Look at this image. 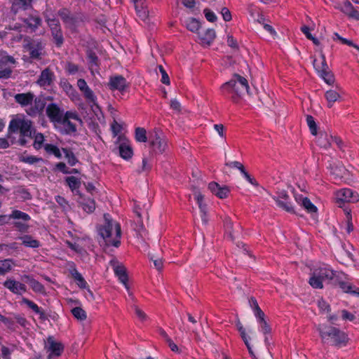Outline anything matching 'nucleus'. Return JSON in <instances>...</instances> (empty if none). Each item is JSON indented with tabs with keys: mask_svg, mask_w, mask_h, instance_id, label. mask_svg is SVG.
I'll list each match as a JSON object with an SVG mask.
<instances>
[{
	"mask_svg": "<svg viewBox=\"0 0 359 359\" xmlns=\"http://www.w3.org/2000/svg\"><path fill=\"white\" fill-rule=\"evenodd\" d=\"M55 80V73L50 67H46L41 72L40 75L36 80V84L46 89V87H50Z\"/></svg>",
	"mask_w": 359,
	"mask_h": 359,
	"instance_id": "ddd939ff",
	"label": "nucleus"
},
{
	"mask_svg": "<svg viewBox=\"0 0 359 359\" xmlns=\"http://www.w3.org/2000/svg\"><path fill=\"white\" fill-rule=\"evenodd\" d=\"M318 145L324 149H327L331 145L330 136L329 137L327 134H320L318 140Z\"/></svg>",
	"mask_w": 359,
	"mask_h": 359,
	"instance_id": "8fccbe9b",
	"label": "nucleus"
},
{
	"mask_svg": "<svg viewBox=\"0 0 359 359\" xmlns=\"http://www.w3.org/2000/svg\"><path fill=\"white\" fill-rule=\"evenodd\" d=\"M68 271L72 278L75 280L76 285L81 289L87 288L88 287V283L77 270L75 263L74 262H70L68 263Z\"/></svg>",
	"mask_w": 359,
	"mask_h": 359,
	"instance_id": "2eb2a0df",
	"label": "nucleus"
},
{
	"mask_svg": "<svg viewBox=\"0 0 359 359\" xmlns=\"http://www.w3.org/2000/svg\"><path fill=\"white\" fill-rule=\"evenodd\" d=\"M9 220L13 219L16 221L29 222L31 220V217L26 212L19 210H13L11 213L8 215Z\"/></svg>",
	"mask_w": 359,
	"mask_h": 359,
	"instance_id": "c756f323",
	"label": "nucleus"
},
{
	"mask_svg": "<svg viewBox=\"0 0 359 359\" xmlns=\"http://www.w3.org/2000/svg\"><path fill=\"white\" fill-rule=\"evenodd\" d=\"M220 90L223 96L238 103L245 93H249V84L245 77L235 74L229 81L222 85Z\"/></svg>",
	"mask_w": 359,
	"mask_h": 359,
	"instance_id": "f03ea898",
	"label": "nucleus"
},
{
	"mask_svg": "<svg viewBox=\"0 0 359 359\" xmlns=\"http://www.w3.org/2000/svg\"><path fill=\"white\" fill-rule=\"evenodd\" d=\"M325 97L327 101V107L331 108L334 103L340 98V95L334 90H329L325 92Z\"/></svg>",
	"mask_w": 359,
	"mask_h": 359,
	"instance_id": "72a5a7b5",
	"label": "nucleus"
},
{
	"mask_svg": "<svg viewBox=\"0 0 359 359\" xmlns=\"http://www.w3.org/2000/svg\"><path fill=\"white\" fill-rule=\"evenodd\" d=\"M15 194L20 197V199L23 201L30 200L32 198V196L27 189L23 187H19L15 191Z\"/></svg>",
	"mask_w": 359,
	"mask_h": 359,
	"instance_id": "3c124183",
	"label": "nucleus"
},
{
	"mask_svg": "<svg viewBox=\"0 0 359 359\" xmlns=\"http://www.w3.org/2000/svg\"><path fill=\"white\" fill-rule=\"evenodd\" d=\"M73 316L80 320H84L87 318L86 312L81 307H74L72 309Z\"/></svg>",
	"mask_w": 359,
	"mask_h": 359,
	"instance_id": "49530a36",
	"label": "nucleus"
},
{
	"mask_svg": "<svg viewBox=\"0 0 359 359\" xmlns=\"http://www.w3.org/2000/svg\"><path fill=\"white\" fill-rule=\"evenodd\" d=\"M336 271L327 264H320L315 266L310 274L309 283L314 289H323L325 281L332 280L335 276Z\"/></svg>",
	"mask_w": 359,
	"mask_h": 359,
	"instance_id": "20e7f679",
	"label": "nucleus"
},
{
	"mask_svg": "<svg viewBox=\"0 0 359 359\" xmlns=\"http://www.w3.org/2000/svg\"><path fill=\"white\" fill-rule=\"evenodd\" d=\"M22 303L26 304L29 309H31L35 313L39 316V319L42 321H45L48 320V316L46 314L45 311L39 307L36 303L33 301L26 298L22 297Z\"/></svg>",
	"mask_w": 359,
	"mask_h": 359,
	"instance_id": "6ab92c4d",
	"label": "nucleus"
},
{
	"mask_svg": "<svg viewBox=\"0 0 359 359\" xmlns=\"http://www.w3.org/2000/svg\"><path fill=\"white\" fill-rule=\"evenodd\" d=\"M220 13L222 15L223 20L225 22H229L231 20V19H232L231 13L230 11L229 10V8H227L226 7L222 8Z\"/></svg>",
	"mask_w": 359,
	"mask_h": 359,
	"instance_id": "0e129e2a",
	"label": "nucleus"
},
{
	"mask_svg": "<svg viewBox=\"0 0 359 359\" xmlns=\"http://www.w3.org/2000/svg\"><path fill=\"white\" fill-rule=\"evenodd\" d=\"M23 21L32 31H35L42 22L41 18L37 15H29Z\"/></svg>",
	"mask_w": 359,
	"mask_h": 359,
	"instance_id": "bb28decb",
	"label": "nucleus"
},
{
	"mask_svg": "<svg viewBox=\"0 0 359 359\" xmlns=\"http://www.w3.org/2000/svg\"><path fill=\"white\" fill-rule=\"evenodd\" d=\"M19 161L29 165H33L34 163L42 161L43 158L32 155H21L19 156Z\"/></svg>",
	"mask_w": 359,
	"mask_h": 359,
	"instance_id": "ea45409f",
	"label": "nucleus"
},
{
	"mask_svg": "<svg viewBox=\"0 0 359 359\" xmlns=\"http://www.w3.org/2000/svg\"><path fill=\"white\" fill-rule=\"evenodd\" d=\"M14 98L18 104L22 107H26L32 104L34 95L32 92L18 93L14 96Z\"/></svg>",
	"mask_w": 359,
	"mask_h": 359,
	"instance_id": "aec40b11",
	"label": "nucleus"
},
{
	"mask_svg": "<svg viewBox=\"0 0 359 359\" xmlns=\"http://www.w3.org/2000/svg\"><path fill=\"white\" fill-rule=\"evenodd\" d=\"M201 42L203 45L210 46L216 37L214 29H208L204 32H198Z\"/></svg>",
	"mask_w": 359,
	"mask_h": 359,
	"instance_id": "4be33fe9",
	"label": "nucleus"
},
{
	"mask_svg": "<svg viewBox=\"0 0 359 359\" xmlns=\"http://www.w3.org/2000/svg\"><path fill=\"white\" fill-rule=\"evenodd\" d=\"M19 239L22 241V245L25 247L37 248L40 246L39 241L33 238L32 236L28 234L20 236Z\"/></svg>",
	"mask_w": 359,
	"mask_h": 359,
	"instance_id": "a878e982",
	"label": "nucleus"
},
{
	"mask_svg": "<svg viewBox=\"0 0 359 359\" xmlns=\"http://www.w3.org/2000/svg\"><path fill=\"white\" fill-rule=\"evenodd\" d=\"M46 21L50 29L54 43L56 47L60 48L64 43V36L59 20L48 18Z\"/></svg>",
	"mask_w": 359,
	"mask_h": 359,
	"instance_id": "6e6552de",
	"label": "nucleus"
},
{
	"mask_svg": "<svg viewBox=\"0 0 359 359\" xmlns=\"http://www.w3.org/2000/svg\"><path fill=\"white\" fill-rule=\"evenodd\" d=\"M227 45L233 49H238V45L237 40L232 36V35H228L227 36Z\"/></svg>",
	"mask_w": 359,
	"mask_h": 359,
	"instance_id": "774afa93",
	"label": "nucleus"
},
{
	"mask_svg": "<svg viewBox=\"0 0 359 359\" xmlns=\"http://www.w3.org/2000/svg\"><path fill=\"white\" fill-rule=\"evenodd\" d=\"M336 8L349 18L359 20V11L353 7L348 0H344L341 4H338Z\"/></svg>",
	"mask_w": 359,
	"mask_h": 359,
	"instance_id": "4468645a",
	"label": "nucleus"
},
{
	"mask_svg": "<svg viewBox=\"0 0 359 359\" xmlns=\"http://www.w3.org/2000/svg\"><path fill=\"white\" fill-rule=\"evenodd\" d=\"M135 138L138 142H146L147 141L146 130L144 128H137L135 129Z\"/></svg>",
	"mask_w": 359,
	"mask_h": 359,
	"instance_id": "a18cd8bd",
	"label": "nucleus"
},
{
	"mask_svg": "<svg viewBox=\"0 0 359 359\" xmlns=\"http://www.w3.org/2000/svg\"><path fill=\"white\" fill-rule=\"evenodd\" d=\"M210 191L219 198H226L230 192L229 189L226 186L221 187L215 182H211L208 184Z\"/></svg>",
	"mask_w": 359,
	"mask_h": 359,
	"instance_id": "a211bd4d",
	"label": "nucleus"
},
{
	"mask_svg": "<svg viewBox=\"0 0 359 359\" xmlns=\"http://www.w3.org/2000/svg\"><path fill=\"white\" fill-rule=\"evenodd\" d=\"M318 306L320 312L325 313L326 314L331 311L330 305L323 299L318 301Z\"/></svg>",
	"mask_w": 359,
	"mask_h": 359,
	"instance_id": "6e6d98bb",
	"label": "nucleus"
},
{
	"mask_svg": "<svg viewBox=\"0 0 359 359\" xmlns=\"http://www.w3.org/2000/svg\"><path fill=\"white\" fill-rule=\"evenodd\" d=\"M107 216L109 215H104L105 222L104 225L99 228V234L103 238L106 246L118 248L121 245V225L118 222L108 219Z\"/></svg>",
	"mask_w": 359,
	"mask_h": 359,
	"instance_id": "7ed1b4c3",
	"label": "nucleus"
},
{
	"mask_svg": "<svg viewBox=\"0 0 359 359\" xmlns=\"http://www.w3.org/2000/svg\"><path fill=\"white\" fill-rule=\"evenodd\" d=\"M58 15L62 22L69 26H74L76 22V18L73 15L68 8H62L58 11Z\"/></svg>",
	"mask_w": 359,
	"mask_h": 359,
	"instance_id": "412c9836",
	"label": "nucleus"
},
{
	"mask_svg": "<svg viewBox=\"0 0 359 359\" xmlns=\"http://www.w3.org/2000/svg\"><path fill=\"white\" fill-rule=\"evenodd\" d=\"M87 59L90 69L99 67V59L95 52L93 50H88L86 53Z\"/></svg>",
	"mask_w": 359,
	"mask_h": 359,
	"instance_id": "4c0bfd02",
	"label": "nucleus"
},
{
	"mask_svg": "<svg viewBox=\"0 0 359 359\" xmlns=\"http://www.w3.org/2000/svg\"><path fill=\"white\" fill-rule=\"evenodd\" d=\"M34 107L36 110H37V111L41 114L44 108H45V106H46V102L45 101L40 98V97H36L35 99L34 98Z\"/></svg>",
	"mask_w": 359,
	"mask_h": 359,
	"instance_id": "5fc2aeb1",
	"label": "nucleus"
},
{
	"mask_svg": "<svg viewBox=\"0 0 359 359\" xmlns=\"http://www.w3.org/2000/svg\"><path fill=\"white\" fill-rule=\"evenodd\" d=\"M249 304H250V306L252 310L253 311L255 316L263 315L264 312L260 309V307L257 303V301L255 297H251L249 299Z\"/></svg>",
	"mask_w": 359,
	"mask_h": 359,
	"instance_id": "de8ad7c7",
	"label": "nucleus"
},
{
	"mask_svg": "<svg viewBox=\"0 0 359 359\" xmlns=\"http://www.w3.org/2000/svg\"><path fill=\"white\" fill-rule=\"evenodd\" d=\"M48 344V351L50 352L48 357H59L64 351V346L61 342L55 341L53 337H48L47 339Z\"/></svg>",
	"mask_w": 359,
	"mask_h": 359,
	"instance_id": "f3484780",
	"label": "nucleus"
},
{
	"mask_svg": "<svg viewBox=\"0 0 359 359\" xmlns=\"http://www.w3.org/2000/svg\"><path fill=\"white\" fill-rule=\"evenodd\" d=\"M34 0H15L14 5L23 10L27 9Z\"/></svg>",
	"mask_w": 359,
	"mask_h": 359,
	"instance_id": "13d9d810",
	"label": "nucleus"
},
{
	"mask_svg": "<svg viewBox=\"0 0 359 359\" xmlns=\"http://www.w3.org/2000/svg\"><path fill=\"white\" fill-rule=\"evenodd\" d=\"M65 182L72 191L78 189L81 186L80 180L74 176L67 177Z\"/></svg>",
	"mask_w": 359,
	"mask_h": 359,
	"instance_id": "79ce46f5",
	"label": "nucleus"
},
{
	"mask_svg": "<svg viewBox=\"0 0 359 359\" xmlns=\"http://www.w3.org/2000/svg\"><path fill=\"white\" fill-rule=\"evenodd\" d=\"M24 48L29 52L32 60H40L43 55L44 44L41 39H34L27 37L24 39Z\"/></svg>",
	"mask_w": 359,
	"mask_h": 359,
	"instance_id": "423d86ee",
	"label": "nucleus"
},
{
	"mask_svg": "<svg viewBox=\"0 0 359 359\" xmlns=\"http://www.w3.org/2000/svg\"><path fill=\"white\" fill-rule=\"evenodd\" d=\"M3 285L15 294H22L27 292V287L25 284L13 279H7Z\"/></svg>",
	"mask_w": 359,
	"mask_h": 359,
	"instance_id": "dca6fc26",
	"label": "nucleus"
},
{
	"mask_svg": "<svg viewBox=\"0 0 359 359\" xmlns=\"http://www.w3.org/2000/svg\"><path fill=\"white\" fill-rule=\"evenodd\" d=\"M22 119H12L8 126V131L15 133L20 130Z\"/></svg>",
	"mask_w": 359,
	"mask_h": 359,
	"instance_id": "4d7b16f0",
	"label": "nucleus"
},
{
	"mask_svg": "<svg viewBox=\"0 0 359 359\" xmlns=\"http://www.w3.org/2000/svg\"><path fill=\"white\" fill-rule=\"evenodd\" d=\"M149 144L153 151L158 154H162L167 145L165 138L156 131L150 134Z\"/></svg>",
	"mask_w": 359,
	"mask_h": 359,
	"instance_id": "9d476101",
	"label": "nucleus"
},
{
	"mask_svg": "<svg viewBox=\"0 0 359 359\" xmlns=\"http://www.w3.org/2000/svg\"><path fill=\"white\" fill-rule=\"evenodd\" d=\"M302 206L308 213H316L318 211L317 207L311 201L308 197H305L301 203Z\"/></svg>",
	"mask_w": 359,
	"mask_h": 359,
	"instance_id": "a19ab883",
	"label": "nucleus"
},
{
	"mask_svg": "<svg viewBox=\"0 0 359 359\" xmlns=\"http://www.w3.org/2000/svg\"><path fill=\"white\" fill-rule=\"evenodd\" d=\"M27 283L35 292L43 293L44 292V286L38 280L29 276H25Z\"/></svg>",
	"mask_w": 359,
	"mask_h": 359,
	"instance_id": "f704fd0d",
	"label": "nucleus"
},
{
	"mask_svg": "<svg viewBox=\"0 0 359 359\" xmlns=\"http://www.w3.org/2000/svg\"><path fill=\"white\" fill-rule=\"evenodd\" d=\"M107 87L109 90H118L123 93L128 88V84L126 78L122 75H114L109 77Z\"/></svg>",
	"mask_w": 359,
	"mask_h": 359,
	"instance_id": "f8f14e48",
	"label": "nucleus"
},
{
	"mask_svg": "<svg viewBox=\"0 0 359 359\" xmlns=\"http://www.w3.org/2000/svg\"><path fill=\"white\" fill-rule=\"evenodd\" d=\"M43 142H44V135L41 133H38L34 135V142L33 144V146L34 149L39 150L43 147Z\"/></svg>",
	"mask_w": 359,
	"mask_h": 359,
	"instance_id": "603ef678",
	"label": "nucleus"
},
{
	"mask_svg": "<svg viewBox=\"0 0 359 359\" xmlns=\"http://www.w3.org/2000/svg\"><path fill=\"white\" fill-rule=\"evenodd\" d=\"M119 154L124 160L128 161L133 156V149L128 142H122L118 146Z\"/></svg>",
	"mask_w": 359,
	"mask_h": 359,
	"instance_id": "5701e85b",
	"label": "nucleus"
},
{
	"mask_svg": "<svg viewBox=\"0 0 359 359\" xmlns=\"http://www.w3.org/2000/svg\"><path fill=\"white\" fill-rule=\"evenodd\" d=\"M313 65L318 76L321 77L327 83L331 84L334 82V76L329 71L324 54H321L320 60L315 59Z\"/></svg>",
	"mask_w": 359,
	"mask_h": 359,
	"instance_id": "0eeeda50",
	"label": "nucleus"
},
{
	"mask_svg": "<svg viewBox=\"0 0 359 359\" xmlns=\"http://www.w3.org/2000/svg\"><path fill=\"white\" fill-rule=\"evenodd\" d=\"M114 271L116 276L118 277L119 281L123 283L126 288H128V275L126 273V270L123 266L118 265L114 268Z\"/></svg>",
	"mask_w": 359,
	"mask_h": 359,
	"instance_id": "c85d7f7f",
	"label": "nucleus"
},
{
	"mask_svg": "<svg viewBox=\"0 0 359 359\" xmlns=\"http://www.w3.org/2000/svg\"><path fill=\"white\" fill-rule=\"evenodd\" d=\"M20 134L21 136H31V122L22 119L20 123Z\"/></svg>",
	"mask_w": 359,
	"mask_h": 359,
	"instance_id": "37998d69",
	"label": "nucleus"
},
{
	"mask_svg": "<svg viewBox=\"0 0 359 359\" xmlns=\"http://www.w3.org/2000/svg\"><path fill=\"white\" fill-rule=\"evenodd\" d=\"M60 87L69 96L76 93L72 85L65 78H62L60 81Z\"/></svg>",
	"mask_w": 359,
	"mask_h": 359,
	"instance_id": "e433bc0d",
	"label": "nucleus"
},
{
	"mask_svg": "<svg viewBox=\"0 0 359 359\" xmlns=\"http://www.w3.org/2000/svg\"><path fill=\"white\" fill-rule=\"evenodd\" d=\"M243 176V177L249 182L251 184L254 185V186H258V183L256 181L255 179H254L253 177H252L250 174L245 170V169L244 170H242V171L241 172Z\"/></svg>",
	"mask_w": 359,
	"mask_h": 359,
	"instance_id": "69168bd1",
	"label": "nucleus"
},
{
	"mask_svg": "<svg viewBox=\"0 0 359 359\" xmlns=\"http://www.w3.org/2000/svg\"><path fill=\"white\" fill-rule=\"evenodd\" d=\"M65 114L64 109L55 102L49 103L46 108V114L53 127L56 126V124L59 123Z\"/></svg>",
	"mask_w": 359,
	"mask_h": 359,
	"instance_id": "1a4fd4ad",
	"label": "nucleus"
},
{
	"mask_svg": "<svg viewBox=\"0 0 359 359\" xmlns=\"http://www.w3.org/2000/svg\"><path fill=\"white\" fill-rule=\"evenodd\" d=\"M203 13L205 15L206 20L210 22H215L217 19V17L215 15V13L208 8H205L203 10Z\"/></svg>",
	"mask_w": 359,
	"mask_h": 359,
	"instance_id": "052dcab7",
	"label": "nucleus"
},
{
	"mask_svg": "<svg viewBox=\"0 0 359 359\" xmlns=\"http://www.w3.org/2000/svg\"><path fill=\"white\" fill-rule=\"evenodd\" d=\"M28 222H23V221H15L13 222L14 227L22 233H25L29 229V224H27Z\"/></svg>",
	"mask_w": 359,
	"mask_h": 359,
	"instance_id": "864d4df0",
	"label": "nucleus"
},
{
	"mask_svg": "<svg viewBox=\"0 0 359 359\" xmlns=\"http://www.w3.org/2000/svg\"><path fill=\"white\" fill-rule=\"evenodd\" d=\"M357 201L355 192L348 188L341 189L336 192L335 202L341 207L345 203L354 202Z\"/></svg>",
	"mask_w": 359,
	"mask_h": 359,
	"instance_id": "9b49d317",
	"label": "nucleus"
},
{
	"mask_svg": "<svg viewBox=\"0 0 359 359\" xmlns=\"http://www.w3.org/2000/svg\"><path fill=\"white\" fill-rule=\"evenodd\" d=\"M158 69H159V72H161V82L163 83V84H165V85H169L170 84V79H169V76L166 72V71L165 70V69L163 68V67L162 65H158Z\"/></svg>",
	"mask_w": 359,
	"mask_h": 359,
	"instance_id": "680f3d73",
	"label": "nucleus"
},
{
	"mask_svg": "<svg viewBox=\"0 0 359 359\" xmlns=\"http://www.w3.org/2000/svg\"><path fill=\"white\" fill-rule=\"evenodd\" d=\"M14 264L13 259H6L0 262V272L2 273L3 275L9 272L13 265Z\"/></svg>",
	"mask_w": 359,
	"mask_h": 359,
	"instance_id": "c03bdc74",
	"label": "nucleus"
},
{
	"mask_svg": "<svg viewBox=\"0 0 359 359\" xmlns=\"http://www.w3.org/2000/svg\"><path fill=\"white\" fill-rule=\"evenodd\" d=\"M340 313L343 320H348L353 322L356 318L355 316L353 313L349 312L346 309L341 310Z\"/></svg>",
	"mask_w": 359,
	"mask_h": 359,
	"instance_id": "bf43d9fd",
	"label": "nucleus"
},
{
	"mask_svg": "<svg viewBox=\"0 0 359 359\" xmlns=\"http://www.w3.org/2000/svg\"><path fill=\"white\" fill-rule=\"evenodd\" d=\"M1 322H2L4 325L7 326V327L10 330H15V323L14 320H13L11 318H7L6 316H4L1 319Z\"/></svg>",
	"mask_w": 359,
	"mask_h": 359,
	"instance_id": "338daca9",
	"label": "nucleus"
},
{
	"mask_svg": "<svg viewBox=\"0 0 359 359\" xmlns=\"http://www.w3.org/2000/svg\"><path fill=\"white\" fill-rule=\"evenodd\" d=\"M276 205L281 209L290 213H294V207L289 199L280 200V198H274Z\"/></svg>",
	"mask_w": 359,
	"mask_h": 359,
	"instance_id": "473e14b6",
	"label": "nucleus"
},
{
	"mask_svg": "<svg viewBox=\"0 0 359 359\" xmlns=\"http://www.w3.org/2000/svg\"><path fill=\"white\" fill-rule=\"evenodd\" d=\"M257 323L259 324V330L264 335L269 334L271 332V328L265 320V314L255 316Z\"/></svg>",
	"mask_w": 359,
	"mask_h": 359,
	"instance_id": "cd10ccee",
	"label": "nucleus"
},
{
	"mask_svg": "<svg viewBox=\"0 0 359 359\" xmlns=\"http://www.w3.org/2000/svg\"><path fill=\"white\" fill-rule=\"evenodd\" d=\"M62 151L65 154V158H67V163L69 165L74 166L79 162L78 158L71 149L62 148Z\"/></svg>",
	"mask_w": 359,
	"mask_h": 359,
	"instance_id": "58836bf2",
	"label": "nucleus"
},
{
	"mask_svg": "<svg viewBox=\"0 0 359 359\" xmlns=\"http://www.w3.org/2000/svg\"><path fill=\"white\" fill-rule=\"evenodd\" d=\"M306 121L309 128L310 132L313 135H317L318 126L314 118L311 115H306Z\"/></svg>",
	"mask_w": 359,
	"mask_h": 359,
	"instance_id": "09e8293b",
	"label": "nucleus"
},
{
	"mask_svg": "<svg viewBox=\"0 0 359 359\" xmlns=\"http://www.w3.org/2000/svg\"><path fill=\"white\" fill-rule=\"evenodd\" d=\"M66 71L69 74L74 75L79 71V66L72 62H68L66 66Z\"/></svg>",
	"mask_w": 359,
	"mask_h": 359,
	"instance_id": "e2e57ef3",
	"label": "nucleus"
},
{
	"mask_svg": "<svg viewBox=\"0 0 359 359\" xmlns=\"http://www.w3.org/2000/svg\"><path fill=\"white\" fill-rule=\"evenodd\" d=\"M71 119L81 121L76 112L66 111L61 120L53 128L61 135H72L77 131L76 126L71 121Z\"/></svg>",
	"mask_w": 359,
	"mask_h": 359,
	"instance_id": "39448f33",
	"label": "nucleus"
},
{
	"mask_svg": "<svg viewBox=\"0 0 359 359\" xmlns=\"http://www.w3.org/2000/svg\"><path fill=\"white\" fill-rule=\"evenodd\" d=\"M316 329L323 344L341 348L349 344L348 333L338 327L328 323H320Z\"/></svg>",
	"mask_w": 359,
	"mask_h": 359,
	"instance_id": "f257e3e1",
	"label": "nucleus"
},
{
	"mask_svg": "<svg viewBox=\"0 0 359 359\" xmlns=\"http://www.w3.org/2000/svg\"><path fill=\"white\" fill-rule=\"evenodd\" d=\"M79 203L82 209L88 214L93 212L95 210V202L93 198H83Z\"/></svg>",
	"mask_w": 359,
	"mask_h": 359,
	"instance_id": "7c9ffc66",
	"label": "nucleus"
},
{
	"mask_svg": "<svg viewBox=\"0 0 359 359\" xmlns=\"http://www.w3.org/2000/svg\"><path fill=\"white\" fill-rule=\"evenodd\" d=\"M86 100L91 106L98 107L97 102V97L91 88L88 86L81 91Z\"/></svg>",
	"mask_w": 359,
	"mask_h": 359,
	"instance_id": "393cba45",
	"label": "nucleus"
},
{
	"mask_svg": "<svg viewBox=\"0 0 359 359\" xmlns=\"http://www.w3.org/2000/svg\"><path fill=\"white\" fill-rule=\"evenodd\" d=\"M184 24L187 29L192 32H197L201 26V22L194 18H188Z\"/></svg>",
	"mask_w": 359,
	"mask_h": 359,
	"instance_id": "2f4dec72",
	"label": "nucleus"
},
{
	"mask_svg": "<svg viewBox=\"0 0 359 359\" xmlns=\"http://www.w3.org/2000/svg\"><path fill=\"white\" fill-rule=\"evenodd\" d=\"M338 285L344 292L359 297V287L345 281H339Z\"/></svg>",
	"mask_w": 359,
	"mask_h": 359,
	"instance_id": "b1692460",
	"label": "nucleus"
},
{
	"mask_svg": "<svg viewBox=\"0 0 359 359\" xmlns=\"http://www.w3.org/2000/svg\"><path fill=\"white\" fill-rule=\"evenodd\" d=\"M44 150L48 155H53L57 158H62L61 150L59 147L53 144H45L43 145Z\"/></svg>",
	"mask_w": 359,
	"mask_h": 359,
	"instance_id": "c9c22d12",
	"label": "nucleus"
}]
</instances>
